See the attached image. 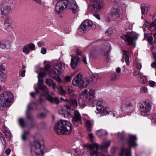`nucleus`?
Listing matches in <instances>:
<instances>
[{"label":"nucleus","instance_id":"nucleus-1","mask_svg":"<svg viewBox=\"0 0 156 156\" xmlns=\"http://www.w3.org/2000/svg\"><path fill=\"white\" fill-rule=\"evenodd\" d=\"M73 129L71 122L68 121L61 120L59 121L55 126L54 129L58 135L69 134Z\"/></svg>","mask_w":156,"mask_h":156},{"label":"nucleus","instance_id":"nucleus-2","mask_svg":"<svg viewBox=\"0 0 156 156\" xmlns=\"http://www.w3.org/2000/svg\"><path fill=\"white\" fill-rule=\"evenodd\" d=\"M14 96L9 91H5L0 95V110L3 111L5 107L8 108L12 105Z\"/></svg>","mask_w":156,"mask_h":156},{"label":"nucleus","instance_id":"nucleus-3","mask_svg":"<svg viewBox=\"0 0 156 156\" xmlns=\"http://www.w3.org/2000/svg\"><path fill=\"white\" fill-rule=\"evenodd\" d=\"M38 78V83L37 87L38 89L42 90L41 95L42 96H46V98L51 103L56 104L58 103L60 101L57 97H53L48 94L49 91L48 88L46 86H42L44 81L42 78L39 77Z\"/></svg>","mask_w":156,"mask_h":156},{"label":"nucleus","instance_id":"nucleus-4","mask_svg":"<svg viewBox=\"0 0 156 156\" xmlns=\"http://www.w3.org/2000/svg\"><path fill=\"white\" fill-rule=\"evenodd\" d=\"M41 145L38 141H35L32 146L31 154L32 156H42L43 152L41 149Z\"/></svg>","mask_w":156,"mask_h":156},{"label":"nucleus","instance_id":"nucleus-5","mask_svg":"<svg viewBox=\"0 0 156 156\" xmlns=\"http://www.w3.org/2000/svg\"><path fill=\"white\" fill-rule=\"evenodd\" d=\"M122 38L124 40H126L129 45H132L135 44V41L138 38V36L135 33L129 32L122 35Z\"/></svg>","mask_w":156,"mask_h":156},{"label":"nucleus","instance_id":"nucleus-6","mask_svg":"<svg viewBox=\"0 0 156 156\" xmlns=\"http://www.w3.org/2000/svg\"><path fill=\"white\" fill-rule=\"evenodd\" d=\"M122 12V9L121 8L118 6L114 7L111 9L110 13L108 15V17L112 20H117L119 17L120 14Z\"/></svg>","mask_w":156,"mask_h":156},{"label":"nucleus","instance_id":"nucleus-7","mask_svg":"<svg viewBox=\"0 0 156 156\" xmlns=\"http://www.w3.org/2000/svg\"><path fill=\"white\" fill-rule=\"evenodd\" d=\"M105 5V3L103 0H95L91 5L92 11L98 12L102 10Z\"/></svg>","mask_w":156,"mask_h":156},{"label":"nucleus","instance_id":"nucleus-8","mask_svg":"<svg viewBox=\"0 0 156 156\" xmlns=\"http://www.w3.org/2000/svg\"><path fill=\"white\" fill-rule=\"evenodd\" d=\"M96 28L95 24L93 23L92 21L89 20L83 21L80 26V29L84 32L88 31L91 29L94 30Z\"/></svg>","mask_w":156,"mask_h":156},{"label":"nucleus","instance_id":"nucleus-9","mask_svg":"<svg viewBox=\"0 0 156 156\" xmlns=\"http://www.w3.org/2000/svg\"><path fill=\"white\" fill-rule=\"evenodd\" d=\"M65 69V64L63 62L55 63L51 69V72L54 74H60Z\"/></svg>","mask_w":156,"mask_h":156},{"label":"nucleus","instance_id":"nucleus-10","mask_svg":"<svg viewBox=\"0 0 156 156\" xmlns=\"http://www.w3.org/2000/svg\"><path fill=\"white\" fill-rule=\"evenodd\" d=\"M142 115H147L150 114L151 106L148 102H144L140 105Z\"/></svg>","mask_w":156,"mask_h":156},{"label":"nucleus","instance_id":"nucleus-11","mask_svg":"<svg viewBox=\"0 0 156 156\" xmlns=\"http://www.w3.org/2000/svg\"><path fill=\"white\" fill-rule=\"evenodd\" d=\"M96 110L97 112V113H101L102 115H106L109 113V111L108 108H105L102 105V101L101 100L97 101Z\"/></svg>","mask_w":156,"mask_h":156},{"label":"nucleus","instance_id":"nucleus-12","mask_svg":"<svg viewBox=\"0 0 156 156\" xmlns=\"http://www.w3.org/2000/svg\"><path fill=\"white\" fill-rule=\"evenodd\" d=\"M67 3V1L66 0H59L55 6V10L58 13L62 12Z\"/></svg>","mask_w":156,"mask_h":156},{"label":"nucleus","instance_id":"nucleus-13","mask_svg":"<svg viewBox=\"0 0 156 156\" xmlns=\"http://www.w3.org/2000/svg\"><path fill=\"white\" fill-rule=\"evenodd\" d=\"M73 124L75 125L77 122L80 125L82 124V118L80 114L77 110L75 111L74 112V115L72 119Z\"/></svg>","mask_w":156,"mask_h":156},{"label":"nucleus","instance_id":"nucleus-14","mask_svg":"<svg viewBox=\"0 0 156 156\" xmlns=\"http://www.w3.org/2000/svg\"><path fill=\"white\" fill-rule=\"evenodd\" d=\"M67 1V3L66 5V8L71 9L74 13L77 12V5L76 2L73 0H66Z\"/></svg>","mask_w":156,"mask_h":156},{"label":"nucleus","instance_id":"nucleus-15","mask_svg":"<svg viewBox=\"0 0 156 156\" xmlns=\"http://www.w3.org/2000/svg\"><path fill=\"white\" fill-rule=\"evenodd\" d=\"M11 12V8L9 5H2L1 7V15L3 17L8 15Z\"/></svg>","mask_w":156,"mask_h":156},{"label":"nucleus","instance_id":"nucleus-16","mask_svg":"<svg viewBox=\"0 0 156 156\" xmlns=\"http://www.w3.org/2000/svg\"><path fill=\"white\" fill-rule=\"evenodd\" d=\"M82 79L83 76L82 75L79 73L73 79L72 83L74 85L78 86L79 87Z\"/></svg>","mask_w":156,"mask_h":156},{"label":"nucleus","instance_id":"nucleus-17","mask_svg":"<svg viewBox=\"0 0 156 156\" xmlns=\"http://www.w3.org/2000/svg\"><path fill=\"white\" fill-rule=\"evenodd\" d=\"M101 49L102 55L104 58L107 60L108 58L109 47L107 45L103 46Z\"/></svg>","mask_w":156,"mask_h":156},{"label":"nucleus","instance_id":"nucleus-18","mask_svg":"<svg viewBox=\"0 0 156 156\" xmlns=\"http://www.w3.org/2000/svg\"><path fill=\"white\" fill-rule=\"evenodd\" d=\"M80 61V58L78 56H74L71 59L70 65L72 69L75 68L78 63Z\"/></svg>","mask_w":156,"mask_h":156},{"label":"nucleus","instance_id":"nucleus-19","mask_svg":"<svg viewBox=\"0 0 156 156\" xmlns=\"http://www.w3.org/2000/svg\"><path fill=\"white\" fill-rule=\"evenodd\" d=\"M90 150L91 155H94L97 153L98 148V145L96 143H94L93 144H90L88 147Z\"/></svg>","mask_w":156,"mask_h":156},{"label":"nucleus","instance_id":"nucleus-20","mask_svg":"<svg viewBox=\"0 0 156 156\" xmlns=\"http://www.w3.org/2000/svg\"><path fill=\"white\" fill-rule=\"evenodd\" d=\"M123 57L122 58V61L123 62L124 60L125 61L127 65H129V58L130 56V54L128 51L125 50H122Z\"/></svg>","mask_w":156,"mask_h":156},{"label":"nucleus","instance_id":"nucleus-21","mask_svg":"<svg viewBox=\"0 0 156 156\" xmlns=\"http://www.w3.org/2000/svg\"><path fill=\"white\" fill-rule=\"evenodd\" d=\"M5 70L4 67L2 65H0V81L2 82H5L6 79V75L3 72Z\"/></svg>","mask_w":156,"mask_h":156},{"label":"nucleus","instance_id":"nucleus-22","mask_svg":"<svg viewBox=\"0 0 156 156\" xmlns=\"http://www.w3.org/2000/svg\"><path fill=\"white\" fill-rule=\"evenodd\" d=\"M136 140V137L135 136L129 135V138L128 140V143L132 147H134L137 145L135 143Z\"/></svg>","mask_w":156,"mask_h":156},{"label":"nucleus","instance_id":"nucleus-23","mask_svg":"<svg viewBox=\"0 0 156 156\" xmlns=\"http://www.w3.org/2000/svg\"><path fill=\"white\" fill-rule=\"evenodd\" d=\"M90 83V80L88 78H83L79 88H85Z\"/></svg>","mask_w":156,"mask_h":156},{"label":"nucleus","instance_id":"nucleus-24","mask_svg":"<svg viewBox=\"0 0 156 156\" xmlns=\"http://www.w3.org/2000/svg\"><path fill=\"white\" fill-rule=\"evenodd\" d=\"M2 129L7 138H10L11 136V133L10 130L7 127L3 126L2 128Z\"/></svg>","mask_w":156,"mask_h":156},{"label":"nucleus","instance_id":"nucleus-25","mask_svg":"<svg viewBox=\"0 0 156 156\" xmlns=\"http://www.w3.org/2000/svg\"><path fill=\"white\" fill-rule=\"evenodd\" d=\"M121 154H120V156L122 155L124 153L125 154L126 156H130L131 155V149L122 148L121 150Z\"/></svg>","mask_w":156,"mask_h":156},{"label":"nucleus","instance_id":"nucleus-26","mask_svg":"<svg viewBox=\"0 0 156 156\" xmlns=\"http://www.w3.org/2000/svg\"><path fill=\"white\" fill-rule=\"evenodd\" d=\"M5 29L8 31H11L13 29V28L9 21H5L4 24Z\"/></svg>","mask_w":156,"mask_h":156},{"label":"nucleus","instance_id":"nucleus-27","mask_svg":"<svg viewBox=\"0 0 156 156\" xmlns=\"http://www.w3.org/2000/svg\"><path fill=\"white\" fill-rule=\"evenodd\" d=\"M97 135L99 137H101L107 134V132L102 129L98 130L96 133Z\"/></svg>","mask_w":156,"mask_h":156},{"label":"nucleus","instance_id":"nucleus-28","mask_svg":"<svg viewBox=\"0 0 156 156\" xmlns=\"http://www.w3.org/2000/svg\"><path fill=\"white\" fill-rule=\"evenodd\" d=\"M90 55L91 58H94L97 55V50L96 48H94L91 50L90 52Z\"/></svg>","mask_w":156,"mask_h":156},{"label":"nucleus","instance_id":"nucleus-29","mask_svg":"<svg viewBox=\"0 0 156 156\" xmlns=\"http://www.w3.org/2000/svg\"><path fill=\"white\" fill-rule=\"evenodd\" d=\"M30 105H28L27 108V110L26 112V115L27 119L29 120H32L33 119V116L31 115H30L28 114V111L30 110Z\"/></svg>","mask_w":156,"mask_h":156},{"label":"nucleus","instance_id":"nucleus-30","mask_svg":"<svg viewBox=\"0 0 156 156\" xmlns=\"http://www.w3.org/2000/svg\"><path fill=\"white\" fill-rule=\"evenodd\" d=\"M69 103L74 108H76L78 105L77 101L76 99H71Z\"/></svg>","mask_w":156,"mask_h":156},{"label":"nucleus","instance_id":"nucleus-31","mask_svg":"<svg viewBox=\"0 0 156 156\" xmlns=\"http://www.w3.org/2000/svg\"><path fill=\"white\" fill-rule=\"evenodd\" d=\"M86 126L87 128V129L89 131H91V126L93 125V123H92L90 120H87L85 123Z\"/></svg>","mask_w":156,"mask_h":156},{"label":"nucleus","instance_id":"nucleus-32","mask_svg":"<svg viewBox=\"0 0 156 156\" xmlns=\"http://www.w3.org/2000/svg\"><path fill=\"white\" fill-rule=\"evenodd\" d=\"M66 90L68 93L70 95H73L74 93V91L73 90V88L70 86L66 87Z\"/></svg>","mask_w":156,"mask_h":156},{"label":"nucleus","instance_id":"nucleus-33","mask_svg":"<svg viewBox=\"0 0 156 156\" xmlns=\"http://www.w3.org/2000/svg\"><path fill=\"white\" fill-rule=\"evenodd\" d=\"M80 105L82 108H84L86 106V104L85 100L83 98H80L78 101Z\"/></svg>","mask_w":156,"mask_h":156},{"label":"nucleus","instance_id":"nucleus-34","mask_svg":"<svg viewBox=\"0 0 156 156\" xmlns=\"http://www.w3.org/2000/svg\"><path fill=\"white\" fill-rule=\"evenodd\" d=\"M87 101L89 103L92 104L94 102L95 98V97L87 96Z\"/></svg>","mask_w":156,"mask_h":156},{"label":"nucleus","instance_id":"nucleus-35","mask_svg":"<svg viewBox=\"0 0 156 156\" xmlns=\"http://www.w3.org/2000/svg\"><path fill=\"white\" fill-rule=\"evenodd\" d=\"M58 113L61 115L62 116L65 117V113L66 112L65 111L63 107H62L58 111Z\"/></svg>","mask_w":156,"mask_h":156},{"label":"nucleus","instance_id":"nucleus-36","mask_svg":"<svg viewBox=\"0 0 156 156\" xmlns=\"http://www.w3.org/2000/svg\"><path fill=\"white\" fill-rule=\"evenodd\" d=\"M30 132L29 131H25L24 132L22 136V139L23 140L25 141L26 139V136L29 134Z\"/></svg>","mask_w":156,"mask_h":156},{"label":"nucleus","instance_id":"nucleus-37","mask_svg":"<svg viewBox=\"0 0 156 156\" xmlns=\"http://www.w3.org/2000/svg\"><path fill=\"white\" fill-rule=\"evenodd\" d=\"M30 132L29 131H25L24 132L22 136V139L23 140L25 141L26 139V136L29 134Z\"/></svg>","mask_w":156,"mask_h":156},{"label":"nucleus","instance_id":"nucleus-38","mask_svg":"<svg viewBox=\"0 0 156 156\" xmlns=\"http://www.w3.org/2000/svg\"><path fill=\"white\" fill-rule=\"evenodd\" d=\"M110 144V142L109 141L103 143L101 145L102 148H106L109 147Z\"/></svg>","mask_w":156,"mask_h":156},{"label":"nucleus","instance_id":"nucleus-39","mask_svg":"<svg viewBox=\"0 0 156 156\" xmlns=\"http://www.w3.org/2000/svg\"><path fill=\"white\" fill-rule=\"evenodd\" d=\"M19 125L22 127H24L26 125L24 120L23 118H20L19 119Z\"/></svg>","mask_w":156,"mask_h":156},{"label":"nucleus","instance_id":"nucleus-40","mask_svg":"<svg viewBox=\"0 0 156 156\" xmlns=\"http://www.w3.org/2000/svg\"><path fill=\"white\" fill-rule=\"evenodd\" d=\"M119 77V75L114 74L111 75L110 79L111 80L115 81L118 79Z\"/></svg>","mask_w":156,"mask_h":156},{"label":"nucleus","instance_id":"nucleus-41","mask_svg":"<svg viewBox=\"0 0 156 156\" xmlns=\"http://www.w3.org/2000/svg\"><path fill=\"white\" fill-rule=\"evenodd\" d=\"M23 52L26 54H28L30 52V50H29L28 46L26 45L24 46L23 49Z\"/></svg>","mask_w":156,"mask_h":156},{"label":"nucleus","instance_id":"nucleus-42","mask_svg":"<svg viewBox=\"0 0 156 156\" xmlns=\"http://www.w3.org/2000/svg\"><path fill=\"white\" fill-rule=\"evenodd\" d=\"M87 96L95 97V91L93 90H90L87 93Z\"/></svg>","mask_w":156,"mask_h":156},{"label":"nucleus","instance_id":"nucleus-43","mask_svg":"<svg viewBox=\"0 0 156 156\" xmlns=\"http://www.w3.org/2000/svg\"><path fill=\"white\" fill-rule=\"evenodd\" d=\"M141 13L142 15H144L146 14L147 12V7L145 6H142L141 7Z\"/></svg>","mask_w":156,"mask_h":156},{"label":"nucleus","instance_id":"nucleus-44","mask_svg":"<svg viewBox=\"0 0 156 156\" xmlns=\"http://www.w3.org/2000/svg\"><path fill=\"white\" fill-rule=\"evenodd\" d=\"M88 136L89 137L90 140L92 142H94L95 141V138L93 134L92 133L88 134Z\"/></svg>","mask_w":156,"mask_h":156},{"label":"nucleus","instance_id":"nucleus-45","mask_svg":"<svg viewBox=\"0 0 156 156\" xmlns=\"http://www.w3.org/2000/svg\"><path fill=\"white\" fill-rule=\"evenodd\" d=\"M147 81V79L144 76H142L140 77V82L143 83H145Z\"/></svg>","mask_w":156,"mask_h":156},{"label":"nucleus","instance_id":"nucleus-46","mask_svg":"<svg viewBox=\"0 0 156 156\" xmlns=\"http://www.w3.org/2000/svg\"><path fill=\"white\" fill-rule=\"evenodd\" d=\"M113 33V29L112 28H109L108 29L106 32L105 33L106 35L109 36Z\"/></svg>","mask_w":156,"mask_h":156},{"label":"nucleus","instance_id":"nucleus-47","mask_svg":"<svg viewBox=\"0 0 156 156\" xmlns=\"http://www.w3.org/2000/svg\"><path fill=\"white\" fill-rule=\"evenodd\" d=\"M125 136V134L124 132H122L121 133H118V138L120 140H122Z\"/></svg>","mask_w":156,"mask_h":156},{"label":"nucleus","instance_id":"nucleus-48","mask_svg":"<svg viewBox=\"0 0 156 156\" xmlns=\"http://www.w3.org/2000/svg\"><path fill=\"white\" fill-rule=\"evenodd\" d=\"M7 42L5 43L0 41V48H5L8 47V45L6 44Z\"/></svg>","mask_w":156,"mask_h":156},{"label":"nucleus","instance_id":"nucleus-49","mask_svg":"<svg viewBox=\"0 0 156 156\" xmlns=\"http://www.w3.org/2000/svg\"><path fill=\"white\" fill-rule=\"evenodd\" d=\"M91 78L92 81L95 82L97 81L98 78V74L96 73L94 74L92 76Z\"/></svg>","mask_w":156,"mask_h":156},{"label":"nucleus","instance_id":"nucleus-50","mask_svg":"<svg viewBox=\"0 0 156 156\" xmlns=\"http://www.w3.org/2000/svg\"><path fill=\"white\" fill-rule=\"evenodd\" d=\"M27 45L28 46V47L29 48V49L33 51L35 49V45L32 44H28Z\"/></svg>","mask_w":156,"mask_h":156},{"label":"nucleus","instance_id":"nucleus-51","mask_svg":"<svg viewBox=\"0 0 156 156\" xmlns=\"http://www.w3.org/2000/svg\"><path fill=\"white\" fill-rule=\"evenodd\" d=\"M147 41L148 42L151 44H153V38L152 36H149L147 38Z\"/></svg>","mask_w":156,"mask_h":156},{"label":"nucleus","instance_id":"nucleus-52","mask_svg":"<svg viewBox=\"0 0 156 156\" xmlns=\"http://www.w3.org/2000/svg\"><path fill=\"white\" fill-rule=\"evenodd\" d=\"M65 111L69 112L71 110V108L69 105H66L63 106Z\"/></svg>","mask_w":156,"mask_h":156},{"label":"nucleus","instance_id":"nucleus-53","mask_svg":"<svg viewBox=\"0 0 156 156\" xmlns=\"http://www.w3.org/2000/svg\"><path fill=\"white\" fill-rule=\"evenodd\" d=\"M39 102L41 103V104L39 105H38V106L39 107L41 106V104H42V105H43L42 108L43 109H44V106L45 105V102L44 101V100H43L40 99L39 100Z\"/></svg>","mask_w":156,"mask_h":156},{"label":"nucleus","instance_id":"nucleus-54","mask_svg":"<svg viewBox=\"0 0 156 156\" xmlns=\"http://www.w3.org/2000/svg\"><path fill=\"white\" fill-rule=\"evenodd\" d=\"M45 82L47 85L50 86L51 85V84L53 82V80L51 79H47Z\"/></svg>","mask_w":156,"mask_h":156},{"label":"nucleus","instance_id":"nucleus-55","mask_svg":"<svg viewBox=\"0 0 156 156\" xmlns=\"http://www.w3.org/2000/svg\"><path fill=\"white\" fill-rule=\"evenodd\" d=\"M59 93L62 95L65 94L66 93V91L63 89V87H61L59 88Z\"/></svg>","mask_w":156,"mask_h":156},{"label":"nucleus","instance_id":"nucleus-56","mask_svg":"<svg viewBox=\"0 0 156 156\" xmlns=\"http://www.w3.org/2000/svg\"><path fill=\"white\" fill-rule=\"evenodd\" d=\"M54 78L59 83L62 81V79L59 76H55Z\"/></svg>","mask_w":156,"mask_h":156},{"label":"nucleus","instance_id":"nucleus-57","mask_svg":"<svg viewBox=\"0 0 156 156\" xmlns=\"http://www.w3.org/2000/svg\"><path fill=\"white\" fill-rule=\"evenodd\" d=\"M37 73H38V76L37 77H39L41 78L43 77L45 75V73H38V72H36Z\"/></svg>","mask_w":156,"mask_h":156},{"label":"nucleus","instance_id":"nucleus-58","mask_svg":"<svg viewBox=\"0 0 156 156\" xmlns=\"http://www.w3.org/2000/svg\"><path fill=\"white\" fill-rule=\"evenodd\" d=\"M0 139L2 144L4 145H5L6 144V140L4 137L3 136H1Z\"/></svg>","mask_w":156,"mask_h":156},{"label":"nucleus","instance_id":"nucleus-59","mask_svg":"<svg viewBox=\"0 0 156 156\" xmlns=\"http://www.w3.org/2000/svg\"><path fill=\"white\" fill-rule=\"evenodd\" d=\"M141 90L143 92L146 93L148 90V89L146 87H143L140 88Z\"/></svg>","mask_w":156,"mask_h":156},{"label":"nucleus","instance_id":"nucleus-60","mask_svg":"<svg viewBox=\"0 0 156 156\" xmlns=\"http://www.w3.org/2000/svg\"><path fill=\"white\" fill-rule=\"evenodd\" d=\"M82 60L83 61V62L85 64H87V59H86V57L84 56V55L82 57Z\"/></svg>","mask_w":156,"mask_h":156},{"label":"nucleus","instance_id":"nucleus-61","mask_svg":"<svg viewBox=\"0 0 156 156\" xmlns=\"http://www.w3.org/2000/svg\"><path fill=\"white\" fill-rule=\"evenodd\" d=\"M46 50L43 47L41 48V52L43 54H44L46 53Z\"/></svg>","mask_w":156,"mask_h":156},{"label":"nucleus","instance_id":"nucleus-62","mask_svg":"<svg viewBox=\"0 0 156 156\" xmlns=\"http://www.w3.org/2000/svg\"><path fill=\"white\" fill-rule=\"evenodd\" d=\"M76 55H77L76 56L78 57H79V56H80L82 57L83 56V55H82V52L79 50H77V51Z\"/></svg>","mask_w":156,"mask_h":156},{"label":"nucleus","instance_id":"nucleus-63","mask_svg":"<svg viewBox=\"0 0 156 156\" xmlns=\"http://www.w3.org/2000/svg\"><path fill=\"white\" fill-rule=\"evenodd\" d=\"M135 66L136 68L139 69H140L142 67L141 64L140 63H135Z\"/></svg>","mask_w":156,"mask_h":156},{"label":"nucleus","instance_id":"nucleus-64","mask_svg":"<svg viewBox=\"0 0 156 156\" xmlns=\"http://www.w3.org/2000/svg\"><path fill=\"white\" fill-rule=\"evenodd\" d=\"M151 27H154V28L156 29V21L152 22L151 24Z\"/></svg>","mask_w":156,"mask_h":156}]
</instances>
